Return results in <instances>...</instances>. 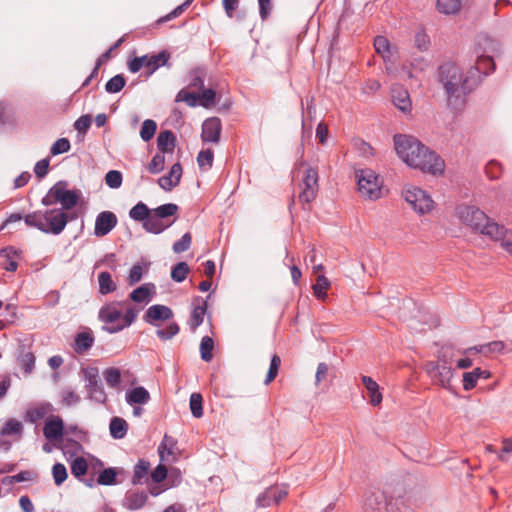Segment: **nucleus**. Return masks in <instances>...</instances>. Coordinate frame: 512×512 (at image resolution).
I'll return each mask as SVG.
<instances>
[{"label":"nucleus","mask_w":512,"mask_h":512,"mask_svg":"<svg viewBox=\"0 0 512 512\" xmlns=\"http://www.w3.org/2000/svg\"><path fill=\"white\" fill-rule=\"evenodd\" d=\"M394 145L398 156L410 167L432 175L444 171V161L434 151L429 150L417 138L409 135H394Z\"/></svg>","instance_id":"obj_1"},{"label":"nucleus","mask_w":512,"mask_h":512,"mask_svg":"<svg viewBox=\"0 0 512 512\" xmlns=\"http://www.w3.org/2000/svg\"><path fill=\"white\" fill-rule=\"evenodd\" d=\"M178 206L167 203L154 209H149L143 202H138L129 211V217L142 223L143 229L152 234H160L176 221Z\"/></svg>","instance_id":"obj_2"},{"label":"nucleus","mask_w":512,"mask_h":512,"mask_svg":"<svg viewBox=\"0 0 512 512\" xmlns=\"http://www.w3.org/2000/svg\"><path fill=\"white\" fill-rule=\"evenodd\" d=\"M439 78L446 91L448 105L454 109L462 108L466 95L472 90L470 77L463 78L458 66L446 63L439 68Z\"/></svg>","instance_id":"obj_3"},{"label":"nucleus","mask_w":512,"mask_h":512,"mask_svg":"<svg viewBox=\"0 0 512 512\" xmlns=\"http://www.w3.org/2000/svg\"><path fill=\"white\" fill-rule=\"evenodd\" d=\"M456 215L462 224L470 227L475 232L489 236L491 239H499L504 233V226L491 220L474 205H458Z\"/></svg>","instance_id":"obj_4"},{"label":"nucleus","mask_w":512,"mask_h":512,"mask_svg":"<svg viewBox=\"0 0 512 512\" xmlns=\"http://www.w3.org/2000/svg\"><path fill=\"white\" fill-rule=\"evenodd\" d=\"M174 317L173 310L163 304H154L147 308L143 315V321L157 327L156 335L162 341H167L176 336L180 327L176 322L170 321Z\"/></svg>","instance_id":"obj_5"},{"label":"nucleus","mask_w":512,"mask_h":512,"mask_svg":"<svg viewBox=\"0 0 512 512\" xmlns=\"http://www.w3.org/2000/svg\"><path fill=\"white\" fill-rule=\"evenodd\" d=\"M68 182L60 180L56 182L42 198L41 203L44 206H52L55 204H61L63 211H67L75 207L81 197V191L79 189H68Z\"/></svg>","instance_id":"obj_6"},{"label":"nucleus","mask_w":512,"mask_h":512,"mask_svg":"<svg viewBox=\"0 0 512 512\" xmlns=\"http://www.w3.org/2000/svg\"><path fill=\"white\" fill-rule=\"evenodd\" d=\"M359 193L369 199L376 200L382 194V182L379 176L371 169H361L356 173Z\"/></svg>","instance_id":"obj_7"},{"label":"nucleus","mask_w":512,"mask_h":512,"mask_svg":"<svg viewBox=\"0 0 512 512\" xmlns=\"http://www.w3.org/2000/svg\"><path fill=\"white\" fill-rule=\"evenodd\" d=\"M124 302L113 301L102 306L98 313V318L104 323L102 330L109 334H115L119 331H112L114 327L121 326L122 319V307Z\"/></svg>","instance_id":"obj_8"},{"label":"nucleus","mask_w":512,"mask_h":512,"mask_svg":"<svg viewBox=\"0 0 512 512\" xmlns=\"http://www.w3.org/2000/svg\"><path fill=\"white\" fill-rule=\"evenodd\" d=\"M426 372L434 383L441 387L451 390V380L454 370L446 361L439 359L438 361H430L425 366Z\"/></svg>","instance_id":"obj_9"},{"label":"nucleus","mask_w":512,"mask_h":512,"mask_svg":"<svg viewBox=\"0 0 512 512\" xmlns=\"http://www.w3.org/2000/svg\"><path fill=\"white\" fill-rule=\"evenodd\" d=\"M403 196L406 202L419 214L428 213L433 208L434 202L430 195L419 187H406L403 190Z\"/></svg>","instance_id":"obj_10"},{"label":"nucleus","mask_w":512,"mask_h":512,"mask_svg":"<svg viewBox=\"0 0 512 512\" xmlns=\"http://www.w3.org/2000/svg\"><path fill=\"white\" fill-rule=\"evenodd\" d=\"M301 192L298 195L299 202L303 205L310 204L316 197L318 191V172L312 167H308L305 176L300 183Z\"/></svg>","instance_id":"obj_11"},{"label":"nucleus","mask_w":512,"mask_h":512,"mask_svg":"<svg viewBox=\"0 0 512 512\" xmlns=\"http://www.w3.org/2000/svg\"><path fill=\"white\" fill-rule=\"evenodd\" d=\"M44 233H52L59 235L66 227L69 221V215L63 209H46L44 210Z\"/></svg>","instance_id":"obj_12"},{"label":"nucleus","mask_w":512,"mask_h":512,"mask_svg":"<svg viewBox=\"0 0 512 512\" xmlns=\"http://www.w3.org/2000/svg\"><path fill=\"white\" fill-rule=\"evenodd\" d=\"M85 388L87 390L88 398L97 403L104 404L107 400V395L104 391L101 380L96 370L87 373Z\"/></svg>","instance_id":"obj_13"},{"label":"nucleus","mask_w":512,"mask_h":512,"mask_svg":"<svg viewBox=\"0 0 512 512\" xmlns=\"http://www.w3.org/2000/svg\"><path fill=\"white\" fill-rule=\"evenodd\" d=\"M287 496V491L278 486H271L256 498L257 508H266L278 505Z\"/></svg>","instance_id":"obj_14"},{"label":"nucleus","mask_w":512,"mask_h":512,"mask_svg":"<svg viewBox=\"0 0 512 512\" xmlns=\"http://www.w3.org/2000/svg\"><path fill=\"white\" fill-rule=\"evenodd\" d=\"M117 225V217L111 211L100 212L95 220L94 234L103 237L109 234Z\"/></svg>","instance_id":"obj_15"},{"label":"nucleus","mask_w":512,"mask_h":512,"mask_svg":"<svg viewBox=\"0 0 512 512\" xmlns=\"http://www.w3.org/2000/svg\"><path fill=\"white\" fill-rule=\"evenodd\" d=\"M221 121L217 117L206 119L202 125L201 139L203 142L218 143L221 134Z\"/></svg>","instance_id":"obj_16"},{"label":"nucleus","mask_w":512,"mask_h":512,"mask_svg":"<svg viewBox=\"0 0 512 512\" xmlns=\"http://www.w3.org/2000/svg\"><path fill=\"white\" fill-rule=\"evenodd\" d=\"M388 500L383 491L376 490L370 492L364 501L365 512H385L387 509Z\"/></svg>","instance_id":"obj_17"},{"label":"nucleus","mask_w":512,"mask_h":512,"mask_svg":"<svg viewBox=\"0 0 512 512\" xmlns=\"http://www.w3.org/2000/svg\"><path fill=\"white\" fill-rule=\"evenodd\" d=\"M391 97L394 105L402 112H410L412 102L409 92L399 84H395L391 88Z\"/></svg>","instance_id":"obj_18"},{"label":"nucleus","mask_w":512,"mask_h":512,"mask_svg":"<svg viewBox=\"0 0 512 512\" xmlns=\"http://www.w3.org/2000/svg\"><path fill=\"white\" fill-rule=\"evenodd\" d=\"M500 52V43L488 36L479 35L476 43V54L477 55H491L492 57L498 55Z\"/></svg>","instance_id":"obj_19"},{"label":"nucleus","mask_w":512,"mask_h":512,"mask_svg":"<svg viewBox=\"0 0 512 512\" xmlns=\"http://www.w3.org/2000/svg\"><path fill=\"white\" fill-rule=\"evenodd\" d=\"M182 166L180 163H175L172 165L169 173L164 175L158 179L159 186L165 191H171L174 187H176L182 176Z\"/></svg>","instance_id":"obj_20"},{"label":"nucleus","mask_w":512,"mask_h":512,"mask_svg":"<svg viewBox=\"0 0 512 512\" xmlns=\"http://www.w3.org/2000/svg\"><path fill=\"white\" fill-rule=\"evenodd\" d=\"M21 252L12 246L2 248L0 257L3 258L1 267L9 272H15L18 268L17 260L20 258Z\"/></svg>","instance_id":"obj_21"},{"label":"nucleus","mask_w":512,"mask_h":512,"mask_svg":"<svg viewBox=\"0 0 512 512\" xmlns=\"http://www.w3.org/2000/svg\"><path fill=\"white\" fill-rule=\"evenodd\" d=\"M194 308L191 312L189 319V326L192 330H195L203 323L204 315L207 310V302L201 297L194 298Z\"/></svg>","instance_id":"obj_22"},{"label":"nucleus","mask_w":512,"mask_h":512,"mask_svg":"<svg viewBox=\"0 0 512 512\" xmlns=\"http://www.w3.org/2000/svg\"><path fill=\"white\" fill-rule=\"evenodd\" d=\"M495 70V63L491 55H477L475 66L469 71L471 78L476 74L488 75Z\"/></svg>","instance_id":"obj_23"},{"label":"nucleus","mask_w":512,"mask_h":512,"mask_svg":"<svg viewBox=\"0 0 512 512\" xmlns=\"http://www.w3.org/2000/svg\"><path fill=\"white\" fill-rule=\"evenodd\" d=\"M64 433V424L60 417L49 419L43 427V434L48 440H58Z\"/></svg>","instance_id":"obj_24"},{"label":"nucleus","mask_w":512,"mask_h":512,"mask_svg":"<svg viewBox=\"0 0 512 512\" xmlns=\"http://www.w3.org/2000/svg\"><path fill=\"white\" fill-rule=\"evenodd\" d=\"M95 338L91 330L79 332L74 338L73 349L77 354L86 353L94 344Z\"/></svg>","instance_id":"obj_25"},{"label":"nucleus","mask_w":512,"mask_h":512,"mask_svg":"<svg viewBox=\"0 0 512 512\" xmlns=\"http://www.w3.org/2000/svg\"><path fill=\"white\" fill-rule=\"evenodd\" d=\"M491 374L487 370H482L481 368H475L473 371L465 372L463 374V389L465 391H470L475 388L478 379H488Z\"/></svg>","instance_id":"obj_26"},{"label":"nucleus","mask_w":512,"mask_h":512,"mask_svg":"<svg viewBox=\"0 0 512 512\" xmlns=\"http://www.w3.org/2000/svg\"><path fill=\"white\" fill-rule=\"evenodd\" d=\"M154 292L155 285L153 283H145L134 289L129 297L136 303H147L151 300Z\"/></svg>","instance_id":"obj_27"},{"label":"nucleus","mask_w":512,"mask_h":512,"mask_svg":"<svg viewBox=\"0 0 512 512\" xmlns=\"http://www.w3.org/2000/svg\"><path fill=\"white\" fill-rule=\"evenodd\" d=\"M150 470V462L144 459H140L134 466L132 484L140 485L146 483L148 480V474Z\"/></svg>","instance_id":"obj_28"},{"label":"nucleus","mask_w":512,"mask_h":512,"mask_svg":"<svg viewBox=\"0 0 512 512\" xmlns=\"http://www.w3.org/2000/svg\"><path fill=\"white\" fill-rule=\"evenodd\" d=\"M175 143L176 137L171 130L161 131L157 137V147L161 153L172 152Z\"/></svg>","instance_id":"obj_29"},{"label":"nucleus","mask_w":512,"mask_h":512,"mask_svg":"<svg viewBox=\"0 0 512 512\" xmlns=\"http://www.w3.org/2000/svg\"><path fill=\"white\" fill-rule=\"evenodd\" d=\"M150 400L149 392L142 386L133 388L126 393V401L130 405L146 404Z\"/></svg>","instance_id":"obj_30"},{"label":"nucleus","mask_w":512,"mask_h":512,"mask_svg":"<svg viewBox=\"0 0 512 512\" xmlns=\"http://www.w3.org/2000/svg\"><path fill=\"white\" fill-rule=\"evenodd\" d=\"M147 499L148 496L144 491L129 492L125 496L124 505L129 510H138L145 505Z\"/></svg>","instance_id":"obj_31"},{"label":"nucleus","mask_w":512,"mask_h":512,"mask_svg":"<svg viewBox=\"0 0 512 512\" xmlns=\"http://www.w3.org/2000/svg\"><path fill=\"white\" fill-rule=\"evenodd\" d=\"M176 448L177 441L172 436L165 434L162 442L158 446V453L161 460H168V456H173L175 458Z\"/></svg>","instance_id":"obj_32"},{"label":"nucleus","mask_w":512,"mask_h":512,"mask_svg":"<svg viewBox=\"0 0 512 512\" xmlns=\"http://www.w3.org/2000/svg\"><path fill=\"white\" fill-rule=\"evenodd\" d=\"M363 385L370 393V404L378 406L382 402V394L379 392V385L369 376H362Z\"/></svg>","instance_id":"obj_33"},{"label":"nucleus","mask_w":512,"mask_h":512,"mask_svg":"<svg viewBox=\"0 0 512 512\" xmlns=\"http://www.w3.org/2000/svg\"><path fill=\"white\" fill-rule=\"evenodd\" d=\"M169 59L170 53L167 50H162L157 54H149V76L160 67L168 66Z\"/></svg>","instance_id":"obj_34"},{"label":"nucleus","mask_w":512,"mask_h":512,"mask_svg":"<svg viewBox=\"0 0 512 512\" xmlns=\"http://www.w3.org/2000/svg\"><path fill=\"white\" fill-rule=\"evenodd\" d=\"M109 430L112 438L122 439L127 434L128 424L123 418L115 416L110 421Z\"/></svg>","instance_id":"obj_35"},{"label":"nucleus","mask_w":512,"mask_h":512,"mask_svg":"<svg viewBox=\"0 0 512 512\" xmlns=\"http://www.w3.org/2000/svg\"><path fill=\"white\" fill-rule=\"evenodd\" d=\"M99 293L107 295L114 292L117 288L116 283L112 280L111 274L103 271L98 275Z\"/></svg>","instance_id":"obj_36"},{"label":"nucleus","mask_w":512,"mask_h":512,"mask_svg":"<svg viewBox=\"0 0 512 512\" xmlns=\"http://www.w3.org/2000/svg\"><path fill=\"white\" fill-rule=\"evenodd\" d=\"M462 0H437V10L445 15L456 14L460 11Z\"/></svg>","instance_id":"obj_37"},{"label":"nucleus","mask_w":512,"mask_h":512,"mask_svg":"<svg viewBox=\"0 0 512 512\" xmlns=\"http://www.w3.org/2000/svg\"><path fill=\"white\" fill-rule=\"evenodd\" d=\"M24 221L27 226L37 228L38 230L44 232V228H45L44 211L38 210V211H34L30 214H27L24 217Z\"/></svg>","instance_id":"obj_38"},{"label":"nucleus","mask_w":512,"mask_h":512,"mask_svg":"<svg viewBox=\"0 0 512 512\" xmlns=\"http://www.w3.org/2000/svg\"><path fill=\"white\" fill-rule=\"evenodd\" d=\"M149 54L134 57L130 61H128L127 66L131 73H137L142 68L146 69V74L149 77Z\"/></svg>","instance_id":"obj_39"},{"label":"nucleus","mask_w":512,"mask_h":512,"mask_svg":"<svg viewBox=\"0 0 512 512\" xmlns=\"http://www.w3.org/2000/svg\"><path fill=\"white\" fill-rule=\"evenodd\" d=\"M329 287L330 281L324 275L318 276L316 283L313 285V292L316 298L324 300L327 297Z\"/></svg>","instance_id":"obj_40"},{"label":"nucleus","mask_w":512,"mask_h":512,"mask_svg":"<svg viewBox=\"0 0 512 512\" xmlns=\"http://www.w3.org/2000/svg\"><path fill=\"white\" fill-rule=\"evenodd\" d=\"M214 341L209 336H204L200 342V355L201 359L205 362H210L213 358Z\"/></svg>","instance_id":"obj_41"},{"label":"nucleus","mask_w":512,"mask_h":512,"mask_svg":"<svg viewBox=\"0 0 512 512\" xmlns=\"http://www.w3.org/2000/svg\"><path fill=\"white\" fill-rule=\"evenodd\" d=\"M190 272L189 265L186 262H179L171 270V278L175 282H183Z\"/></svg>","instance_id":"obj_42"},{"label":"nucleus","mask_w":512,"mask_h":512,"mask_svg":"<svg viewBox=\"0 0 512 512\" xmlns=\"http://www.w3.org/2000/svg\"><path fill=\"white\" fill-rule=\"evenodd\" d=\"M106 384L111 388H118L121 382V372L118 368H107L103 372Z\"/></svg>","instance_id":"obj_43"},{"label":"nucleus","mask_w":512,"mask_h":512,"mask_svg":"<svg viewBox=\"0 0 512 512\" xmlns=\"http://www.w3.org/2000/svg\"><path fill=\"white\" fill-rule=\"evenodd\" d=\"M125 84V77L122 74H117L107 81L105 90L108 93H118L124 88Z\"/></svg>","instance_id":"obj_44"},{"label":"nucleus","mask_w":512,"mask_h":512,"mask_svg":"<svg viewBox=\"0 0 512 512\" xmlns=\"http://www.w3.org/2000/svg\"><path fill=\"white\" fill-rule=\"evenodd\" d=\"M374 47L378 54H380L384 60L389 59L390 52V43L388 39L384 36H377L374 39Z\"/></svg>","instance_id":"obj_45"},{"label":"nucleus","mask_w":512,"mask_h":512,"mask_svg":"<svg viewBox=\"0 0 512 512\" xmlns=\"http://www.w3.org/2000/svg\"><path fill=\"white\" fill-rule=\"evenodd\" d=\"M137 318V311L134 307H128L125 312H122V319L121 326L113 327L112 331H122L125 328L131 326Z\"/></svg>","instance_id":"obj_46"},{"label":"nucleus","mask_w":512,"mask_h":512,"mask_svg":"<svg viewBox=\"0 0 512 512\" xmlns=\"http://www.w3.org/2000/svg\"><path fill=\"white\" fill-rule=\"evenodd\" d=\"M23 431V425L16 419H9L1 429V435H18L20 436Z\"/></svg>","instance_id":"obj_47"},{"label":"nucleus","mask_w":512,"mask_h":512,"mask_svg":"<svg viewBox=\"0 0 512 512\" xmlns=\"http://www.w3.org/2000/svg\"><path fill=\"white\" fill-rule=\"evenodd\" d=\"M214 153L211 149L201 150L197 156V163L202 170H209L213 165Z\"/></svg>","instance_id":"obj_48"},{"label":"nucleus","mask_w":512,"mask_h":512,"mask_svg":"<svg viewBox=\"0 0 512 512\" xmlns=\"http://www.w3.org/2000/svg\"><path fill=\"white\" fill-rule=\"evenodd\" d=\"M176 102H185L190 107H195L199 102V94L181 89L176 95Z\"/></svg>","instance_id":"obj_49"},{"label":"nucleus","mask_w":512,"mask_h":512,"mask_svg":"<svg viewBox=\"0 0 512 512\" xmlns=\"http://www.w3.org/2000/svg\"><path fill=\"white\" fill-rule=\"evenodd\" d=\"M148 270V267L146 264L137 263L132 266V268L129 271L128 275V282L130 285H134L138 283L142 277L145 271Z\"/></svg>","instance_id":"obj_50"},{"label":"nucleus","mask_w":512,"mask_h":512,"mask_svg":"<svg viewBox=\"0 0 512 512\" xmlns=\"http://www.w3.org/2000/svg\"><path fill=\"white\" fill-rule=\"evenodd\" d=\"M88 464L83 457L75 458L71 463V473L74 477L80 478L87 473Z\"/></svg>","instance_id":"obj_51"},{"label":"nucleus","mask_w":512,"mask_h":512,"mask_svg":"<svg viewBox=\"0 0 512 512\" xmlns=\"http://www.w3.org/2000/svg\"><path fill=\"white\" fill-rule=\"evenodd\" d=\"M116 476L115 468H106L98 475L97 483L105 486L114 485L116 484Z\"/></svg>","instance_id":"obj_52"},{"label":"nucleus","mask_w":512,"mask_h":512,"mask_svg":"<svg viewBox=\"0 0 512 512\" xmlns=\"http://www.w3.org/2000/svg\"><path fill=\"white\" fill-rule=\"evenodd\" d=\"M157 129V124L154 120L147 119L143 122L141 130H140V136L143 141H149L153 138L155 135Z\"/></svg>","instance_id":"obj_53"},{"label":"nucleus","mask_w":512,"mask_h":512,"mask_svg":"<svg viewBox=\"0 0 512 512\" xmlns=\"http://www.w3.org/2000/svg\"><path fill=\"white\" fill-rule=\"evenodd\" d=\"M203 399L201 394L193 393L190 396V410L195 418H200L203 415L202 407Z\"/></svg>","instance_id":"obj_54"},{"label":"nucleus","mask_w":512,"mask_h":512,"mask_svg":"<svg viewBox=\"0 0 512 512\" xmlns=\"http://www.w3.org/2000/svg\"><path fill=\"white\" fill-rule=\"evenodd\" d=\"M165 156L164 153H156L150 163L148 164V170L152 174H158L164 169Z\"/></svg>","instance_id":"obj_55"},{"label":"nucleus","mask_w":512,"mask_h":512,"mask_svg":"<svg viewBox=\"0 0 512 512\" xmlns=\"http://www.w3.org/2000/svg\"><path fill=\"white\" fill-rule=\"evenodd\" d=\"M281 365V358L274 354L271 358L270 367L266 375L265 384L271 383L277 376L279 367Z\"/></svg>","instance_id":"obj_56"},{"label":"nucleus","mask_w":512,"mask_h":512,"mask_svg":"<svg viewBox=\"0 0 512 512\" xmlns=\"http://www.w3.org/2000/svg\"><path fill=\"white\" fill-rule=\"evenodd\" d=\"M192 243V236L189 232L182 235V237L173 244V251L177 254L187 251Z\"/></svg>","instance_id":"obj_57"},{"label":"nucleus","mask_w":512,"mask_h":512,"mask_svg":"<svg viewBox=\"0 0 512 512\" xmlns=\"http://www.w3.org/2000/svg\"><path fill=\"white\" fill-rule=\"evenodd\" d=\"M52 475L54 482L60 486L68 477L66 467L62 463H56L52 467Z\"/></svg>","instance_id":"obj_58"},{"label":"nucleus","mask_w":512,"mask_h":512,"mask_svg":"<svg viewBox=\"0 0 512 512\" xmlns=\"http://www.w3.org/2000/svg\"><path fill=\"white\" fill-rule=\"evenodd\" d=\"M204 77L205 73L202 69L196 68L190 72V83L189 86L193 88L203 89L204 88Z\"/></svg>","instance_id":"obj_59"},{"label":"nucleus","mask_w":512,"mask_h":512,"mask_svg":"<svg viewBox=\"0 0 512 512\" xmlns=\"http://www.w3.org/2000/svg\"><path fill=\"white\" fill-rule=\"evenodd\" d=\"M105 182L112 189L119 188L122 185V173L118 170H110L105 176Z\"/></svg>","instance_id":"obj_60"},{"label":"nucleus","mask_w":512,"mask_h":512,"mask_svg":"<svg viewBox=\"0 0 512 512\" xmlns=\"http://www.w3.org/2000/svg\"><path fill=\"white\" fill-rule=\"evenodd\" d=\"M216 93L213 89H202L199 95V104L205 108L211 107L215 104Z\"/></svg>","instance_id":"obj_61"},{"label":"nucleus","mask_w":512,"mask_h":512,"mask_svg":"<svg viewBox=\"0 0 512 512\" xmlns=\"http://www.w3.org/2000/svg\"><path fill=\"white\" fill-rule=\"evenodd\" d=\"M70 141L67 138H60L50 148V153L53 156L68 152L70 150Z\"/></svg>","instance_id":"obj_62"},{"label":"nucleus","mask_w":512,"mask_h":512,"mask_svg":"<svg viewBox=\"0 0 512 512\" xmlns=\"http://www.w3.org/2000/svg\"><path fill=\"white\" fill-rule=\"evenodd\" d=\"M62 404L70 407L76 405L80 401V396L73 390L67 388L61 392Z\"/></svg>","instance_id":"obj_63"},{"label":"nucleus","mask_w":512,"mask_h":512,"mask_svg":"<svg viewBox=\"0 0 512 512\" xmlns=\"http://www.w3.org/2000/svg\"><path fill=\"white\" fill-rule=\"evenodd\" d=\"M19 364L26 373H31L35 366V357L33 353L27 352L19 358Z\"/></svg>","instance_id":"obj_64"}]
</instances>
